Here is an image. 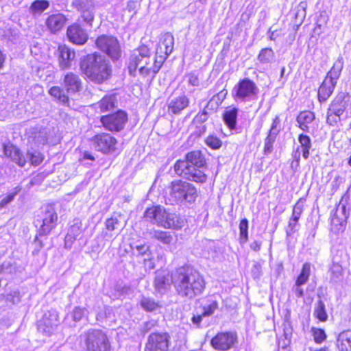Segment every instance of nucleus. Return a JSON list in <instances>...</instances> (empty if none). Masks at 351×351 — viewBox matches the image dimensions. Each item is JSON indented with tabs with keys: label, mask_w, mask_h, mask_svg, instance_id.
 Here are the masks:
<instances>
[{
	"label": "nucleus",
	"mask_w": 351,
	"mask_h": 351,
	"mask_svg": "<svg viewBox=\"0 0 351 351\" xmlns=\"http://www.w3.org/2000/svg\"><path fill=\"white\" fill-rule=\"evenodd\" d=\"M172 282L178 295L189 299L202 294L206 288L204 276L189 265L176 269Z\"/></svg>",
	"instance_id": "f257e3e1"
},
{
	"label": "nucleus",
	"mask_w": 351,
	"mask_h": 351,
	"mask_svg": "<svg viewBox=\"0 0 351 351\" xmlns=\"http://www.w3.org/2000/svg\"><path fill=\"white\" fill-rule=\"evenodd\" d=\"M207 167V159L200 149L188 152L184 159L177 160L173 165L174 172L178 176L198 184L207 181L208 176L204 171Z\"/></svg>",
	"instance_id": "f03ea898"
},
{
	"label": "nucleus",
	"mask_w": 351,
	"mask_h": 351,
	"mask_svg": "<svg viewBox=\"0 0 351 351\" xmlns=\"http://www.w3.org/2000/svg\"><path fill=\"white\" fill-rule=\"evenodd\" d=\"M80 68L82 73L95 84H103L112 76V66L97 52L84 56L80 61Z\"/></svg>",
	"instance_id": "7ed1b4c3"
},
{
	"label": "nucleus",
	"mask_w": 351,
	"mask_h": 351,
	"mask_svg": "<svg viewBox=\"0 0 351 351\" xmlns=\"http://www.w3.org/2000/svg\"><path fill=\"white\" fill-rule=\"evenodd\" d=\"M143 217L157 226L165 229L180 230L182 227V221L161 205H153L147 208L143 213Z\"/></svg>",
	"instance_id": "20e7f679"
},
{
	"label": "nucleus",
	"mask_w": 351,
	"mask_h": 351,
	"mask_svg": "<svg viewBox=\"0 0 351 351\" xmlns=\"http://www.w3.org/2000/svg\"><path fill=\"white\" fill-rule=\"evenodd\" d=\"M169 195L176 203L193 204L198 197V191L195 186L186 181L178 179L170 182L169 186Z\"/></svg>",
	"instance_id": "39448f33"
},
{
	"label": "nucleus",
	"mask_w": 351,
	"mask_h": 351,
	"mask_svg": "<svg viewBox=\"0 0 351 351\" xmlns=\"http://www.w3.org/2000/svg\"><path fill=\"white\" fill-rule=\"evenodd\" d=\"M85 351H110L111 345L107 334L101 329H90L81 337Z\"/></svg>",
	"instance_id": "423d86ee"
},
{
	"label": "nucleus",
	"mask_w": 351,
	"mask_h": 351,
	"mask_svg": "<svg viewBox=\"0 0 351 351\" xmlns=\"http://www.w3.org/2000/svg\"><path fill=\"white\" fill-rule=\"evenodd\" d=\"M37 221L39 223L38 232L40 236H47L55 230L58 223V215L56 208L51 204L40 208Z\"/></svg>",
	"instance_id": "0eeeda50"
},
{
	"label": "nucleus",
	"mask_w": 351,
	"mask_h": 351,
	"mask_svg": "<svg viewBox=\"0 0 351 351\" xmlns=\"http://www.w3.org/2000/svg\"><path fill=\"white\" fill-rule=\"evenodd\" d=\"M129 121L128 112L122 109L99 117L101 126L108 132H120Z\"/></svg>",
	"instance_id": "6e6552de"
},
{
	"label": "nucleus",
	"mask_w": 351,
	"mask_h": 351,
	"mask_svg": "<svg viewBox=\"0 0 351 351\" xmlns=\"http://www.w3.org/2000/svg\"><path fill=\"white\" fill-rule=\"evenodd\" d=\"M90 141L95 151L104 155L112 154L118 149V139L110 132L96 133L90 138Z\"/></svg>",
	"instance_id": "1a4fd4ad"
},
{
	"label": "nucleus",
	"mask_w": 351,
	"mask_h": 351,
	"mask_svg": "<svg viewBox=\"0 0 351 351\" xmlns=\"http://www.w3.org/2000/svg\"><path fill=\"white\" fill-rule=\"evenodd\" d=\"M259 93L256 84L245 77L239 80L232 89V97L236 101H249L257 98Z\"/></svg>",
	"instance_id": "9d476101"
},
{
	"label": "nucleus",
	"mask_w": 351,
	"mask_h": 351,
	"mask_svg": "<svg viewBox=\"0 0 351 351\" xmlns=\"http://www.w3.org/2000/svg\"><path fill=\"white\" fill-rule=\"evenodd\" d=\"M95 45L113 61L118 60L121 56V46L115 36L101 35L96 38Z\"/></svg>",
	"instance_id": "9b49d317"
},
{
	"label": "nucleus",
	"mask_w": 351,
	"mask_h": 351,
	"mask_svg": "<svg viewBox=\"0 0 351 351\" xmlns=\"http://www.w3.org/2000/svg\"><path fill=\"white\" fill-rule=\"evenodd\" d=\"M171 336L167 332H153L147 337L144 351H169Z\"/></svg>",
	"instance_id": "f8f14e48"
},
{
	"label": "nucleus",
	"mask_w": 351,
	"mask_h": 351,
	"mask_svg": "<svg viewBox=\"0 0 351 351\" xmlns=\"http://www.w3.org/2000/svg\"><path fill=\"white\" fill-rule=\"evenodd\" d=\"M237 335L232 331L217 332L210 340L212 348L218 351H228L237 343Z\"/></svg>",
	"instance_id": "ddd939ff"
},
{
	"label": "nucleus",
	"mask_w": 351,
	"mask_h": 351,
	"mask_svg": "<svg viewBox=\"0 0 351 351\" xmlns=\"http://www.w3.org/2000/svg\"><path fill=\"white\" fill-rule=\"evenodd\" d=\"M151 49L145 44H141L137 48L134 49L128 60L127 69L128 73L131 76L136 75V69L139 63H141L150 53Z\"/></svg>",
	"instance_id": "4468645a"
},
{
	"label": "nucleus",
	"mask_w": 351,
	"mask_h": 351,
	"mask_svg": "<svg viewBox=\"0 0 351 351\" xmlns=\"http://www.w3.org/2000/svg\"><path fill=\"white\" fill-rule=\"evenodd\" d=\"M173 45L174 38L171 34H165L160 38L156 49L155 58L161 66L173 51Z\"/></svg>",
	"instance_id": "2eb2a0df"
},
{
	"label": "nucleus",
	"mask_w": 351,
	"mask_h": 351,
	"mask_svg": "<svg viewBox=\"0 0 351 351\" xmlns=\"http://www.w3.org/2000/svg\"><path fill=\"white\" fill-rule=\"evenodd\" d=\"M67 23V16L60 12L47 15L45 20V25L47 30L52 34H57L62 32Z\"/></svg>",
	"instance_id": "dca6fc26"
},
{
	"label": "nucleus",
	"mask_w": 351,
	"mask_h": 351,
	"mask_svg": "<svg viewBox=\"0 0 351 351\" xmlns=\"http://www.w3.org/2000/svg\"><path fill=\"white\" fill-rule=\"evenodd\" d=\"M62 85L66 93L70 95L80 94L83 90V82L80 75L71 71L63 75Z\"/></svg>",
	"instance_id": "f3484780"
},
{
	"label": "nucleus",
	"mask_w": 351,
	"mask_h": 351,
	"mask_svg": "<svg viewBox=\"0 0 351 351\" xmlns=\"http://www.w3.org/2000/svg\"><path fill=\"white\" fill-rule=\"evenodd\" d=\"M66 36L71 43L77 45L85 44L88 38L86 31L77 23H72L67 27Z\"/></svg>",
	"instance_id": "a211bd4d"
},
{
	"label": "nucleus",
	"mask_w": 351,
	"mask_h": 351,
	"mask_svg": "<svg viewBox=\"0 0 351 351\" xmlns=\"http://www.w3.org/2000/svg\"><path fill=\"white\" fill-rule=\"evenodd\" d=\"M152 52L141 62L137 66L136 74L138 73L143 77L149 75L154 76L158 73L161 69V66L158 64L157 60L154 58V63L152 64Z\"/></svg>",
	"instance_id": "6ab92c4d"
},
{
	"label": "nucleus",
	"mask_w": 351,
	"mask_h": 351,
	"mask_svg": "<svg viewBox=\"0 0 351 351\" xmlns=\"http://www.w3.org/2000/svg\"><path fill=\"white\" fill-rule=\"evenodd\" d=\"M58 63L61 69L71 67V62L75 57V53L71 51L66 45H59L58 47Z\"/></svg>",
	"instance_id": "aec40b11"
},
{
	"label": "nucleus",
	"mask_w": 351,
	"mask_h": 351,
	"mask_svg": "<svg viewBox=\"0 0 351 351\" xmlns=\"http://www.w3.org/2000/svg\"><path fill=\"white\" fill-rule=\"evenodd\" d=\"M3 154L8 158L16 162L19 167H24L27 162L25 156L20 149L12 143H4L3 145Z\"/></svg>",
	"instance_id": "412c9836"
},
{
	"label": "nucleus",
	"mask_w": 351,
	"mask_h": 351,
	"mask_svg": "<svg viewBox=\"0 0 351 351\" xmlns=\"http://www.w3.org/2000/svg\"><path fill=\"white\" fill-rule=\"evenodd\" d=\"M350 95L348 93L340 92L331 101L329 108L337 112L343 113L350 104Z\"/></svg>",
	"instance_id": "4be33fe9"
},
{
	"label": "nucleus",
	"mask_w": 351,
	"mask_h": 351,
	"mask_svg": "<svg viewBox=\"0 0 351 351\" xmlns=\"http://www.w3.org/2000/svg\"><path fill=\"white\" fill-rule=\"evenodd\" d=\"M84 230L81 221H76L69 226L68 232L64 237V245L65 248H71L77 238L82 234Z\"/></svg>",
	"instance_id": "5701e85b"
},
{
	"label": "nucleus",
	"mask_w": 351,
	"mask_h": 351,
	"mask_svg": "<svg viewBox=\"0 0 351 351\" xmlns=\"http://www.w3.org/2000/svg\"><path fill=\"white\" fill-rule=\"evenodd\" d=\"M190 100L186 95H180L173 99L167 105L168 112L172 114H180L189 106Z\"/></svg>",
	"instance_id": "b1692460"
},
{
	"label": "nucleus",
	"mask_w": 351,
	"mask_h": 351,
	"mask_svg": "<svg viewBox=\"0 0 351 351\" xmlns=\"http://www.w3.org/2000/svg\"><path fill=\"white\" fill-rule=\"evenodd\" d=\"M315 119L314 112L304 110L299 112L296 117L298 127L304 132H308L310 130L309 125Z\"/></svg>",
	"instance_id": "393cba45"
},
{
	"label": "nucleus",
	"mask_w": 351,
	"mask_h": 351,
	"mask_svg": "<svg viewBox=\"0 0 351 351\" xmlns=\"http://www.w3.org/2000/svg\"><path fill=\"white\" fill-rule=\"evenodd\" d=\"M117 99L116 94H108L104 95L97 103V108L101 113L110 112L116 108Z\"/></svg>",
	"instance_id": "a878e982"
},
{
	"label": "nucleus",
	"mask_w": 351,
	"mask_h": 351,
	"mask_svg": "<svg viewBox=\"0 0 351 351\" xmlns=\"http://www.w3.org/2000/svg\"><path fill=\"white\" fill-rule=\"evenodd\" d=\"M48 94L56 102L66 106H69V95L66 93L63 87L62 88L59 86H53L48 90Z\"/></svg>",
	"instance_id": "bb28decb"
},
{
	"label": "nucleus",
	"mask_w": 351,
	"mask_h": 351,
	"mask_svg": "<svg viewBox=\"0 0 351 351\" xmlns=\"http://www.w3.org/2000/svg\"><path fill=\"white\" fill-rule=\"evenodd\" d=\"M335 346L338 351H351V330H344L337 335Z\"/></svg>",
	"instance_id": "cd10ccee"
},
{
	"label": "nucleus",
	"mask_w": 351,
	"mask_h": 351,
	"mask_svg": "<svg viewBox=\"0 0 351 351\" xmlns=\"http://www.w3.org/2000/svg\"><path fill=\"white\" fill-rule=\"evenodd\" d=\"M306 201L304 197L298 199L295 205L293 206L291 216L289 220V227L293 230L298 223V221L303 213L304 206L302 203Z\"/></svg>",
	"instance_id": "c85d7f7f"
},
{
	"label": "nucleus",
	"mask_w": 351,
	"mask_h": 351,
	"mask_svg": "<svg viewBox=\"0 0 351 351\" xmlns=\"http://www.w3.org/2000/svg\"><path fill=\"white\" fill-rule=\"evenodd\" d=\"M335 85L332 82H329L324 79L322 83L318 88L317 99L319 102L323 103L328 99L332 95Z\"/></svg>",
	"instance_id": "c756f323"
},
{
	"label": "nucleus",
	"mask_w": 351,
	"mask_h": 351,
	"mask_svg": "<svg viewBox=\"0 0 351 351\" xmlns=\"http://www.w3.org/2000/svg\"><path fill=\"white\" fill-rule=\"evenodd\" d=\"M298 141L300 145L297 147L296 152H302L304 158L307 159L311 148V140L308 135L300 134L298 135Z\"/></svg>",
	"instance_id": "7c9ffc66"
},
{
	"label": "nucleus",
	"mask_w": 351,
	"mask_h": 351,
	"mask_svg": "<svg viewBox=\"0 0 351 351\" xmlns=\"http://www.w3.org/2000/svg\"><path fill=\"white\" fill-rule=\"evenodd\" d=\"M238 108L233 107L223 113V121L230 130H234L237 125Z\"/></svg>",
	"instance_id": "2f4dec72"
},
{
	"label": "nucleus",
	"mask_w": 351,
	"mask_h": 351,
	"mask_svg": "<svg viewBox=\"0 0 351 351\" xmlns=\"http://www.w3.org/2000/svg\"><path fill=\"white\" fill-rule=\"evenodd\" d=\"M343 63L341 62H337L334 63L331 69L327 73L324 80L329 82H332L336 86L337 80L341 75Z\"/></svg>",
	"instance_id": "473e14b6"
},
{
	"label": "nucleus",
	"mask_w": 351,
	"mask_h": 351,
	"mask_svg": "<svg viewBox=\"0 0 351 351\" xmlns=\"http://www.w3.org/2000/svg\"><path fill=\"white\" fill-rule=\"evenodd\" d=\"M311 276V264L305 263L302 265L300 274L296 277L295 285L300 287L305 285L309 280Z\"/></svg>",
	"instance_id": "72a5a7b5"
},
{
	"label": "nucleus",
	"mask_w": 351,
	"mask_h": 351,
	"mask_svg": "<svg viewBox=\"0 0 351 351\" xmlns=\"http://www.w3.org/2000/svg\"><path fill=\"white\" fill-rule=\"evenodd\" d=\"M49 5L48 0H35L30 5L29 12L34 16L41 14L49 8Z\"/></svg>",
	"instance_id": "f704fd0d"
},
{
	"label": "nucleus",
	"mask_w": 351,
	"mask_h": 351,
	"mask_svg": "<svg viewBox=\"0 0 351 351\" xmlns=\"http://www.w3.org/2000/svg\"><path fill=\"white\" fill-rule=\"evenodd\" d=\"M314 317L319 322H326L328 319V315L326 309L324 302L319 300L314 308Z\"/></svg>",
	"instance_id": "c9c22d12"
},
{
	"label": "nucleus",
	"mask_w": 351,
	"mask_h": 351,
	"mask_svg": "<svg viewBox=\"0 0 351 351\" xmlns=\"http://www.w3.org/2000/svg\"><path fill=\"white\" fill-rule=\"evenodd\" d=\"M275 57V53L272 48L265 47L261 49L257 59L260 63L266 64L271 63Z\"/></svg>",
	"instance_id": "e433bc0d"
},
{
	"label": "nucleus",
	"mask_w": 351,
	"mask_h": 351,
	"mask_svg": "<svg viewBox=\"0 0 351 351\" xmlns=\"http://www.w3.org/2000/svg\"><path fill=\"white\" fill-rule=\"evenodd\" d=\"M346 219H340L336 214L332 216L330 222V230L332 232L335 234L343 232L346 229Z\"/></svg>",
	"instance_id": "4c0bfd02"
},
{
	"label": "nucleus",
	"mask_w": 351,
	"mask_h": 351,
	"mask_svg": "<svg viewBox=\"0 0 351 351\" xmlns=\"http://www.w3.org/2000/svg\"><path fill=\"white\" fill-rule=\"evenodd\" d=\"M248 220L246 218L241 219L239 224V242L241 244H244L248 241Z\"/></svg>",
	"instance_id": "58836bf2"
},
{
	"label": "nucleus",
	"mask_w": 351,
	"mask_h": 351,
	"mask_svg": "<svg viewBox=\"0 0 351 351\" xmlns=\"http://www.w3.org/2000/svg\"><path fill=\"white\" fill-rule=\"evenodd\" d=\"M75 8L77 10L81 12L80 18L82 19V21L92 26V23L94 20V14L93 12L89 8H83L82 5L80 3L77 4Z\"/></svg>",
	"instance_id": "ea45409f"
},
{
	"label": "nucleus",
	"mask_w": 351,
	"mask_h": 351,
	"mask_svg": "<svg viewBox=\"0 0 351 351\" xmlns=\"http://www.w3.org/2000/svg\"><path fill=\"white\" fill-rule=\"evenodd\" d=\"M140 305L146 312L154 311L160 306L158 302L148 298H143L141 300Z\"/></svg>",
	"instance_id": "a19ab883"
},
{
	"label": "nucleus",
	"mask_w": 351,
	"mask_h": 351,
	"mask_svg": "<svg viewBox=\"0 0 351 351\" xmlns=\"http://www.w3.org/2000/svg\"><path fill=\"white\" fill-rule=\"evenodd\" d=\"M311 332L315 343L321 344L327 339V335L324 329L320 328L313 327Z\"/></svg>",
	"instance_id": "79ce46f5"
},
{
	"label": "nucleus",
	"mask_w": 351,
	"mask_h": 351,
	"mask_svg": "<svg viewBox=\"0 0 351 351\" xmlns=\"http://www.w3.org/2000/svg\"><path fill=\"white\" fill-rule=\"evenodd\" d=\"M205 144L211 149H219L222 146L221 140L215 134L208 135L204 140Z\"/></svg>",
	"instance_id": "37998d69"
},
{
	"label": "nucleus",
	"mask_w": 351,
	"mask_h": 351,
	"mask_svg": "<svg viewBox=\"0 0 351 351\" xmlns=\"http://www.w3.org/2000/svg\"><path fill=\"white\" fill-rule=\"evenodd\" d=\"M154 238L164 244H170L173 240L172 234L166 231L156 230L154 233Z\"/></svg>",
	"instance_id": "c03bdc74"
},
{
	"label": "nucleus",
	"mask_w": 351,
	"mask_h": 351,
	"mask_svg": "<svg viewBox=\"0 0 351 351\" xmlns=\"http://www.w3.org/2000/svg\"><path fill=\"white\" fill-rule=\"evenodd\" d=\"M27 155L29 159L30 165L34 167L41 165L45 160V155L38 151L28 152Z\"/></svg>",
	"instance_id": "a18cd8bd"
},
{
	"label": "nucleus",
	"mask_w": 351,
	"mask_h": 351,
	"mask_svg": "<svg viewBox=\"0 0 351 351\" xmlns=\"http://www.w3.org/2000/svg\"><path fill=\"white\" fill-rule=\"evenodd\" d=\"M276 134H272L271 131L268 132V134L265 138L263 152L267 155L270 154L273 150V145L276 141Z\"/></svg>",
	"instance_id": "49530a36"
},
{
	"label": "nucleus",
	"mask_w": 351,
	"mask_h": 351,
	"mask_svg": "<svg viewBox=\"0 0 351 351\" xmlns=\"http://www.w3.org/2000/svg\"><path fill=\"white\" fill-rule=\"evenodd\" d=\"M341 112H337L335 110H330L328 108L326 117V123L329 125L334 126L340 121Z\"/></svg>",
	"instance_id": "de8ad7c7"
},
{
	"label": "nucleus",
	"mask_w": 351,
	"mask_h": 351,
	"mask_svg": "<svg viewBox=\"0 0 351 351\" xmlns=\"http://www.w3.org/2000/svg\"><path fill=\"white\" fill-rule=\"evenodd\" d=\"M343 268L337 262H332L330 267V272L332 278H339L343 275Z\"/></svg>",
	"instance_id": "09e8293b"
},
{
	"label": "nucleus",
	"mask_w": 351,
	"mask_h": 351,
	"mask_svg": "<svg viewBox=\"0 0 351 351\" xmlns=\"http://www.w3.org/2000/svg\"><path fill=\"white\" fill-rule=\"evenodd\" d=\"M20 191L21 188L18 186L14 188L12 192L7 194V195L0 201V208H3L5 206H7L9 203L12 202L15 196L20 192Z\"/></svg>",
	"instance_id": "8fccbe9b"
},
{
	"label": "nucleus",
	"mask_w": 351,
	"mask_h": 351,
	"mask_svg": "<svg viewBox=\"0 0 351 351\" xmlns=\"http://www.w3.org/2000/svg\"><path fill=\"white\" fill-rule=\"evenodd\" d=\"M219 304L217 301H213L208 305L204 306L203 308V316L204 317H209L212 315L215 311L218 308Z\"/></svg>",
	"instance_id": "3c124183"
},
{
	"label": "nucleus",
	"mask_w": 351,
	"mask_h": 351,
	"mask_svg": "<svg viewBox=\"0 0 351 351\" xmlns=\"http://www.w3.org/2000/svg\"><path fill=\"white\" fill-rule=\"evenodd\" d=\"M119 223V221L117 217H111L106 220L105 226L108 231L112 232L117 228Z\"/></svg>",
	"instance_id": "603ef678"
},
{
	"label": "nucleus",
	"mask_w": 351,
	"mask_h": 351,
	"mask_svg": "<svg viewBox=\"0 0 351 351\" xmlns=\"http://www.w3.org/2000/svg\"><path fill=\"white\" fill-rule=\"evenodd\" d=\"M208 120V112L204 109L199 111L195 117L194 121H196L199 123H203Z\"/></svg>",
	"instance_id": "864d4df0"
},
{
	"label": "nucleus",
	"mask_w": 351,
	"mask_h": 351,
	"mask_svg": "<svg viewBox=\"0 0 351 351\" xmlns=\"http://www.w3.org/2000/svg\"><path fill=\"white\" fill-rule=\"evenodd\" d=\"M136 249L138 251V256H143L146 254L147 252H149V254H151L149 247L145 244L137 245L136 247Z\"/></svg>",
	"instance_id": "5fc2aeb1"
},
{
	"label": "nucleus",
	"mask_w": 351,
	"mask_h": 351,
	"mask_svg": "<svg viewBox=\"0 0 351 351\" xmlns=\"http://www.w3.org/2000/svg\"><path fill=\"white\" fill-rule=\"evenodd\" d=\"M188 82L193 86H197L199 85L198 76L195 73H190L189 75Z\"/></svg>",
	"instance_id": "6e6d98bb"
},
{
	"label": "nucleus",
	"mask_w": 351,
	"mask_h": 351,
	"mask_svg": "<svg viewBox=\"0 0 351 351\" xmlns=\"http://www.w3.org/2000/svg\"><path fill=\"white\" fill-rule=\"evenodd\" d=\"M84 309L80 307H77L73 311V317L75 320H80L84 314Z\"/></svg>",
	"instance_id": "4d7b16f0"
},
{
	"label": "nucleus",
	"mask_w": 351,
	"mask_h": 351,
	"mask_svg": "<svg viewBox=\"0 0 351 351\" xmlns=\"http://www.w3.org/2000/svg\"><path fill=\"white\" fill-rule=\"evenodd\" d=\"M250 248L254 252H258L261 248V243L254 241L250 244Z\"/></svg>",
	"instance_id": "13d9d810"
},
{
	"label": "nucleus",
	"mask_w": 351,
	"mask_h": 351,
	"mask_svg": "<svg viewBox=\"0 0 351 351\" xmlns=\"http://www.w3.org/2000/svg\"><path fill=\"white\" fill-rule=\"evenodd\" d=\"M202 317H204L203 316L202 313L201 315H193L192 319H191L192 322L194 324H196V325L199 326L200 324V323L202 322Z\"/></svg>",
	"instance_id": "bf43d9fd"
},
{
	"label": "nucleus",
	"mask_w": 351,
	"mask_h": 351,
	"mask_svg": "<svg viewBox=\"0 0 351 351\" xmlns=\"http://www.w3.org/2000/svg\"><path fill=\"white\" fill-rule=\"evenodd\" d=\"M6 55L0 49V70L4 67Z\"/></svg>",
	"instance_id": "052dcab7"
},
{
	"label": "nucleus",
	"mask_w": 351,
	"mask_h": 351,
	"mask_svg": "<svg viewBox=\"0 0 351 351\" xmlns=\"http://www.w3.org/2000/svg\"><path fill=\"white\" fill-rule=\"evenodd\" d=\"M82 159L83 160H91V161H94L95 160V156L90 154V152H85L83 154V156H82Z\"/></svg>",
	"instance_id": "680f3d73"
},
{
	"label": "nucleus",
	"mask_w": 351,
	"mask_h": 351,
	"mask_svg": "<svg viewBox=\"0 0 351 351\" xmlns=\"http://www.w3.org/2000/svg\"><path fill=\"white\" fill-rule=\"evenodd\" d=\"M279 122V119L278 117H276L274 120H273V122H272V124H271V128L269 130V131H271V132L272 133V130H274L276 127H277V125Z\"/></svg>",
	"instance_id": "e2e57ef3"
},
{
	"label": "nucleus",
	"mask_w": 351,
	"mask_h": 351,
	"mask_svg": "<svg viewBox=\"0 0 351 351\" xmlns=\"http://www.w3.org/2000/svg\"><path fill=\"white\" fill-rule=\"evenodd\" d=\"M295 293L297 297L301 298L304 295V291L302 289L298 288L297 289Z\"/></svg>",
	"instance_id": "0e129e2a"
},
{
	"label": "nucleus",
	"mask_w": 351,
	"mask_h": 351,
	"mask_svg": "<svg viewBox=\"0 0 351 351\" xmlns=\"http://www.w3.org/2000/svg\"><path fill=\"white\" fill-rule=\"evenodd\" d=\"M313 351H330L329 347L328 346H323L319 348L315 349Z\"/></svg>",
	"instance_id": "69168bd1"
},
{
	"label": "nucleus",
	"mask_w": 351,
	"mask_h": 351,
	"mask_svg": "<svg viewBox=\"0 0 351 351\" xmlns=\"http://www.w3.org/2000/svg\"><path fill=\"white\" fill-rule=\"evenodd\" d=\"M43 326H46V324H45V322H44V319H43V320H42V321H40V324H39V326H38V328H39V329H41V328H42L43 330H45L44 328H43Z\"/></svg>",
	"instance_id": "338daca9"
},
{
	"label": "nucleus",
	"mask_w": 351,
	"mask_h": 351,
	"mask_svg": "<svg viewBox=\"0 0 351 351\" xmlns=\"http://www.w3.org/2000/svg\"><path fill=\"white\" fill-rule=\"evenodd\" d=\"M153 260H154L153 258L149 259V261L151 262V265L149 267V269L154 268V264Z\"/></svg>",
	"instance_id": "774afa93"
}]
</instances>
